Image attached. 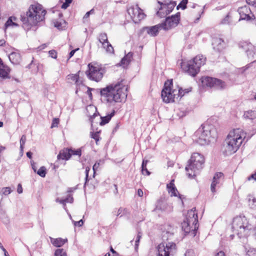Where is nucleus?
<instances>
[{"label":"nucleus","instance_id":"nucleus-1","mask_svg":"<svg viewBox=\"0 0 256 256\" xmlns=\"http://www.w3.org/2000/svg\"><path fill=\"white\" fill-rule=\"evenodd\" d=\"M123 80L116 84H112L100 90L101 96L106 97V101L113 104L114 103L125 101L127 97L128 88L122 83Z\"/></svg>","mask_w":256,"mask_h":256},{"label":"nucleus","instance_id":"nucleus-2","mask_svg":"<svg viewBox=\"0 0 256 256\" xmlns=\"http://www.w3.org/2000/svg\"><path fill=\"white\" fill-rule=\"evenodd\" d=\"M46 13V10L43 9L42 5L38 4L31 5L26 12V16L24 14L20 16L22 28L26 31L30 30L32 26L44 20Z\"/></svg>","mask_w":256,"mask_h":256},{"label":"nucleus","instance_id":"nucleus-3","mask_svg":"<svg viewBox=\"0 0 256 256\" xmlns=\"http://www.w3.org/2000/svg\"><path fill=\"white\" fill-rule=\"evenodd\" d=\"M245 134L240 128L230 132L224 144L223 154L226 156H228L235 153L244 140Z\"/></svg>","mask_w":256,"mask_h":256},{"label":"nucleus","instance_id":"nucleus-4","mask_svg":"<svg viewBox=\"0 0 256 256\" xmlns=\"http://www.w3.org/2000/svg\"><path fill=\"white\" fill-rule=\"evenodd\" d=\"M232 229L233 234L230 236L232 239L234 234L239 238L247 236L252 229V226L249 224L245 216H237L234 218L232 224Z\"/></svg>","mask_w":256,"mask_h":256},{"label":"nucleus","instance_id":"nucleus-5","mask_svg":"<svg viewBox=\"0 0 256 256\" xmlns=\"http://www.w3.org/2000/svg\"><path fill=\"white\" fill-rule=\"evenodd\" d=\"M204 158L202 154L198 152L192 154L185 168L188 178L196 177L204 168Z\"/></svg>","mask_w":256,"mask_h":256},{"label":"nucleus","instance_id":"nucleus-6","mask_svg":"<svg viewBox=\"0 0 256 256\" xmlns=\"http://www.w3.org/2000/svg\"><path fill=\"white\" fill-rule=\"evenodd\" d=\"M195 208L188 210L184 220L181 224L182 230L186 234L191 233L194 236H196L198 227V217Z\"/></svg>","mask_w":256,"mask_h":256},{"label":"nucleus","instance_id":"nucleus-7","mask_svg":"<svg viewBox=\"0 0 256 256\" xmlns=\"http://www.w3.org/2000/svg\"><path fill=\"white\" fill-rule=\"evenodd\" d=\"M170 229L172 228L170 227V230L162 232V238L164 242L158 246V256H170V254H173L176 252V245L174 242H164L171 239L173 236L174 232L172 230H170Z\"/></svg>","mask_w":256,"mask_h":256},{"label":"nucleus","instance_id":"nucleus-8","mask_svg":"<svg viewBox=\"0 0 256 256\" xmlns=\"http://www.w3.org/2000/svg\"><path fill=\"white\" fill-rule=\"evenodd\" d=\"M206 61V58L202 55H198L192 60L188 62L186 66L182 64L183 69L190 76H195L200 71V68Z\"/></svg>","mask_w":256,"mask_h":256},{"label":"nucleus","instance_id":"nucleus-9","mask_svg":"<svg viewBox=\"0 0 256 256\" xmlns=\"http://www.w3.org/2000/svg\"><path fill=\"white\" fill-rule=\"evenodd\" d=\"M211 126L202 124L195 132L194 140L201 146L208 144L210 142V138L212 137Z\"/></svg>","mask_w":256,"mask_h":256},{"label":"nucleus","instance_id":"nucleus-10","mask_svg":"<svg viewBox=\"0 0 256 256\" xmlns=\"http://www.w3.org/2000/svg\"><path fill=\"white\" fill-rule=\"evenodd\" d=\"M172 86V80H168L164 84V86L162 90L161 96L163 101L166 103L174 102L175 92L176 91L172 90L171 87Z\"/></svg>","mask_w":256,"mask_h":256},{"label":"nucleus","instance_id":"nucleus-11","mask_svg":"<svg viewBox=\"0 0 256 256\" xmlns=\"http://www.w3.org/2000/svg\"><path fill=\"white\" fill-rule=\"evenodd\" d=\"M200 81L203 86L213 88L216 90H224L226 88V82L218 78L206 76L202 77Z\"/></svg>","mask_w":256,"mask_h":256},{"label":"nucleus","instance_id":"nucleus-12","mask_svg":"<svg viewBox=\"0 0 256 256\" xmlns=\"http://www.w3.org/2000/svg\"><path fill=\"white\" fill-rule=\"evenodd\" d=\"M88 68V70L86 71V74L90 80L96 82L102 80L104 76V70L102 68L89 64Z\"/></svg>","mask_w":256,"mask_h":256},{"label":"nucleus","instance_id":"nucleus-13","mask_svg":"<svg viewBox=\"0 0 256 256\" xmlns=\"http://www.w3.org/2000/svg\"><path fill=\"white\" fill-rule=\"evenodd\" d=\"M180 14L178 12L176 14L166 18L164 21L161 23L164 30H168L176 27L180 22Z\"/></svg>","mask_w":256,"mask_h":256},{"label":"nucleus","instance_id":"nucleus-14","mask_svg":"<svg viewBox=\"0 0 256 256\" xmlns=\"http://www.w3.org/2000/svg\"><path fill=\"white\" fill-rule=\"evenodd\" d=\"M127 12L133 22L136 24L138 23L146 16V14L143 12L142 10L138 7V5L129 7L127 9Z\"/></svg>","mask_w":256,"mask_h":256},{"label":"nucleus","instance_id":"nucleus-15","mask_svg":"<svg viewBox=\"0 0 256 256\" xmlns=\"http://www.w3.org/2000/svg\"><path fill=\"white\" fill-rule=\"evenodd\" d=\"M158 2L160 6L156 12V15L160 18L164 17L170 14L176 4V2H170L167 4H164L160 1H158Z\"/></svg>","mask_w":256,"mask_h":256},{"label":"nucleus","instance_id":"nucleus-16","mask_svg":"<svg viewBox=\"0 0 256 256\" xmlns=\"http://www.w3.org/2000/svg\"><path fill=\"white\" fill-rule=\"evenodd\" d=\"M239 47L245 50L249 58H256V48L250 42H242L239 44Z\"/></svg>","mask_w":256,"mask_h":256},{"label":"nucleus","instance_id":"nucleus-17","mask_svg":"<svg viewBox=\"0 0 256 256\" xmlns=\"http://www.w3.org/2000/svg\"><path fill=\"white\" fill-rule=\"evenodd\" d=\"M224 176L222 172H218L214 174L210 186V190L212 192H216V186H219V184H221L224 181Z\"/></svg>","mask_w":256,"mask_h":256},{"label":"nucleus","instance_id":"nucleus-18","mask_svg":"<svg viewBox=\"0 0 256 256\" xmlns=\"http://www.w3.org/2000/svg\"><path fill=\"white\" fill-rule=\"evenodd\" d=\"M238 12L240 16V20H248L252 19V16H250L252 12L248 6H244L239 8Z\"/></svg>","mask_w":256,"mask_h":256},{"label":"nucleus","instance_id":"nucleus-19","mask_svg":"<svg viewBox=\"0 0 256 256\" xmlns=\"http://www.w3.org/2000/svg\"><path fill=\"white\" fill-rule=\"evenodd\" d=\"M10 68L6 65L3 64L2 59L0 58V78L2 80L10 79Z\"/></svg>","mask_w":256,"mask_h":256},{"label":"nucleus","instance_id":"nucleus-20","mask_svg":"<svg viewBox=\"0 0 256 256\" xmlns=\"http://www.w3.org/2000/svg\"><path fill=\"white\" fill-rule=\"evenodd\" d=\"M212 45L216 51L221 52L225 46V42L221 38H216L212 40Z\"/></svg>","mask_w":256,"mask_h":256},{"label":"nucleus","instance_id":"nucleus-21","mask_svg":"<svg viewBox=\"0 0 256 256\" xmlns=\"http://www.w3.org/2000/svg\"><path fill=\"white\" fill-rule=\"evenodd\" d=\"M144 28L146 30L147 33L152 36H156L159 30H163L160 24L152 26L146 27Z\"/></svg>","mask_w":256,"mask_h":256},{"label":"nucleus","instance_id":"nucleus-22","mask_svg":"<svg viewBox=\"0 0 256 256\" xmlns=\"http://www.w3.org/2000/svg\"><path fill=\"white\" fill-rule=\"evenodd\" d=\"M86 110L90 117V120L92 122V126L93 119L97 116L99 113L97 110V108L93 105H90L86 108Z\"/></svg>","mask_w":256,"mask_h":256},{"label":"nucleus","instance_id":"nucleus-23","mask_svg":"<svg viewBox=\"0 0 256 256\" xmlns=\"http://www.w3.org/2000/svg\"><path fill=\"white\" fill-rule=\"evenodd\" d=\"M69 148H64L60 151L57 156V159L68 160L71 158L70 151Z\"/></svg>","mask_w":256,"mask_h":256},{"label":"nucleus","instance_id":"nucleus-24","mask_svg":"<svg viewBox=\"0 0 256 256\" xmlns=\"http://www.w3.org/2000/svg\"><path fill=\"white\" fill-rule=\"evenodd\" d=\"M8 58L10 62L14 64H19L21 61L20 54L17 52H12L9 56Z\"/></svg>","mask_w":256,"mask_h":256},{"label":"nucleus","instance_id":"nucleus-25","mask_svg":"<svg viewBox=\"0 0 256 256\" xmlns=\"http://www.w3.org/2000/svg\"><path fill=\"white\" fill-rule=\"evenodd\" d=\"M132 57L133 53L132 52H129L121 60L120 65L124 67L128 66L132 61Z\"/></svg>","mask_w":256,"mask_h":256},{"label":"nucleus","instance_id":"nucleus-26","mask_svg":"<svg viewBox=\"0 0 256 256\" xmlns=\"http://www.w3.org/2000/svg\"><path fill=\"white\" fill-rule=\"evenodd\" d=\"M174 180H172L169 184H167V188L168 189V192L170 194V196H177V194L178 193L176 187L174 184Z\"/></svg>","mask_w":256,"mask_h":256},{"label":"nucleus","instance_id":"nucleus-27","mask_svg":"<svg viewBox=\"0 0 256 256\" xmlns=\"http://www.w3.org/2000/svg\"><path fill=\"white\" fill-rule=\"evenodd\" d=\"M50 242L54 246L56 247H60L67 242V239H63L62 238H50Z\"/></svg>","mask_w":256,"mask_h":256},{"label":"nucleus","instance_id":"nucleus-28","mask_svg":"<svg viewBox=\"0 0 256 256\" xmlns=\"http://www.w3.org/2000/svg\"><path fill=\"white\" fill-rule=\"evenodd\" d=\"M115 112V110H113L112 112L107 116H100L101 122H100V126H104L108 124L111 120L112 118L114 115Z\"/></svg>","mask_w":256,"mask_h":256},{"label":"nucleus","instance_id":"nucleus-29","mask_svg":"<svg viewBox=\"0 0 256 256\" xmlns=\"http://www.w3.org/2000/svg\"><path fill=\"white\" fill-rule=\"evenodd\" d=\"M168 207V205L166 202L159 200L156 203V210L166 211V210Z\"/></svg>","mask_w":256,"mask_h":256},{"label":"nucleus","instance_id":"nucleus-30","mask_svg":"<svg viewBox=\"0 0 256 256\" xmlns=\"http://www.w3.org/2000/svg\"><path fill=\"white\" fill-rule=\"evenodd\" d=\"M98 40L102 44V48H106V43L109 42L107 34L105 32L100 34Z\"/></svg>","mask_w":256,"mask_h":256},{"label":"nucleus","instance_id":"nucleus-31","mask_svg":"<svg viewBox=\"0 0 256 256\" xmlns=\"http://www.w3.org/2000/svg\"><path fill=\"white\" fill-rule=\"evenodd\" d=\"M248 205L252 209H256V198L252 194L248 196Z\"/></svg>","mask_w":256,"mask_h":256},{"label":"nucleus","instance_id":"nucleus-32","mask_svg":"<svg viewBox=\"0 0 256 256\" xmlns=\"http://www.w3.org/2000/svg\"><path fill=\"white\" fill-rule=\"evenodd\" d=\"M244 117L246 119L254 120L256 118V112L253 110H248L244 112Z\"/></svg>","mask_w":256,"mask_h":256},{"label":"nucleus","instance_id":"nucleus-33","mask_svg":"<svg viewBox=\"0 0 256 256\" xmlns=\"http://www.w3.org/2000/svg\"><path fill=\"white\" fill-rule=\"evenodd\" d=\"M232 22L231 13L228 12L226 16L221 21L220 23L223 24H230Z\"/></svg>","mask_w":256,"mask_h":256},{"label":"nucleus","instance_id":"nucleus-34","mask_svg":"<svg viewBox=\"0 0 256 256\" xmlns=\"http://www.w3.org/2000/svg\"><path fill=\"white\" fill-rule=\"evenodd\" d=\"M67 77L68 80H71L72 81H74L75 84H78L80 78L78 73L76 74H70L67 76Z\"/></svg>","mask_w":256,"mask_h":256},{"label":"nucleus","instance_id":"nucleus-35","mask_svg":"<svg viewBox=\"0 0 256 256\" xmlns=\"http://www.w3.org/2000/svg\"><path fill=\"white\" fill-rule=\"evenodd\" d=\"M26 138L25 135H22L20 139V151L22 154L24 152V146L26 142Z\"/></svg>","mask_w":256,"mask_h":256},{"label":"nucleus","instance_id":"nucleus-36","mask_svg":"<svg viewBox=\"0 0 256 256\" xmlns=\"http://www.w3.org/2000/svg\"><path fill=\"white\" fill-rule=\"evenodd\" d=\"M54 256H67V254L64 248H58L55 250Z\"/></svg>","mask_w":256,"mask_h":256},{"label":"nucleus","instance_id":"nucleus-37","mask_svg":"<svg viewBox=\"0 0 256 256\" xmlns=\"http://www.w3.org/2000/svg\"><path fill=\"white\" fill-rule=\"evenodd\" d=\"M106 50V51L107 53L110 54H114V49L112 45L110 43V42H108L106 43V48H103Z\"/></svg>","mask_w":256,"mask_h":256},{"label":"nucleus","instance_id":"nucleus-38","mask_svg":"<svg viewBox=\"0 0 256 256\" xmlns=\"http://www.w3.org/2000/svg\"><path fill=\"white\" fill-rule=\"evenodd\" d=\"M106 50V51L107 53L110 54H114V49L112 45L110 43V42H108L106 43V48H103Z\"/></svg>","mask_w":256,"mask_h":256},{"label":"nucleus","instance_id":"nucleus-39","mask_svg":"<svg viewBox=\"0 0 256 256\" xmlns=\"http://www.w3.org/2000/svg\"><path fill=\"white\" fill-rule=\"evenodd\" d=\"M36 174L42 178H44L46 174V170L45 166H41L39 170L36 171Z\"/></svg>","mask_w":256,"mask_h":256},{"label":"nucleus","instance_id":"nucleus-40","mask_svg":"<svg viewBox=\"0 0 256 256\" xmlns=\"http://www.w3.org/2000/svg\"><path fill=\"white\" fill-rule=\"evenodd\" d=\"M188 2V0H182L176 6V9L178 10L180 8H181L182 10H185L187 8Z\"/></svg>","mask_w":256,"mask_h":256},{"label":"nucleus","instance_id":"nucleus-41","mask_svg":"<svg viewBox=\"0 0 256 256\" xmlns=\"http://www.w3.org/2000/svg\"><path fill=\"white\" fill-rule=\"evenodd\" d=\"M13 19L14 20H16V18L14 17ZM18 26V24L16 23H15V22H12V17H10L8 18V20L6 21V24H5V26L6 27H8V26Z\"/></svg>","mask_w":256,"mask_h":256},{"label":"nucleus","instance_id":"nucleus-42","mask_svg":"<svg viewBox=\"0 0 256 256\" xmlns=\"http://www.w3.org/2000/svg\"><path fill=\"white\" fill-rule=\"evenodd\" d=\"M70 154H71V156L72 155H76L78 156H81L82 155V150L80 148H78L77 150H73L72 148H70Z\"/></svg>","mask_w":256,"mask_h":256},{"label":"nucleus","instance_id":"nucleus-43","mask_svg":"<svg viewBox=\"0 0 256 256\" xmlns=\"http://www.w3.org/2000/svg\"><path fill=\"white\" fill-rule=\"evenodd\" d=\"M100 132H91V138L95 140L96 142V144H98V142L99 140L100 139V136L99 134Z\"/></svg>","mask_w":256,"mask_h":256},{"label":"nucleus","instance_id":"nucleus-44","mask_svg":"<svg viewBox=\"0 0 256 256\" xmlns=\"http://www.w3.org/2000/svg\"><path fill=\"white\" fill-rule=\"evenodd\" d=\"M142 233L140 232H138L137 234L136 240H135V250H137L138 249L140 240L142 238Z\"/></svg>","mask_w":256,"mask_h":256},{"label":"nucleus","instance_id":"nucleus-45","mask_svg":"<svg viewBox=\"0 0 256 256\" xmlns=\"http://www.w3.org/2000/svg\"><path fill=\"white\" fill-rule=\"evenodd\" d=\"M246 256H256V248H250L247 252Z\"/></svg>","mask_w":256,"mask_h":256},{"label":"nucleus","instance_id":"nucleus-46","mask_svg":"<svg viewBox=\"0 0 256 256\" xmlns=\"http://www.w3.org/2000/svg\"><path fill=\"white\" fill-rule=\"evenodd\" d=\"M90 170V168L88 166L86 167V178H85V182L84 184V189L86 186V184H87V182H88V181L89 180V178H88V172H89V171Z\"/></svg>","mask_w":256,"mask_h":256},{"label":"nucleus","instance_id":"nucleus-47","mask_svg":"<svg viewBox=\"0 0 256 256\" xmlns=\"http://www.w3.org/2000/svg\"><path fill=\"white\" fill-rule=\"evenodd\" d=\"M2 194L7 196L11 193L12 190L10 187H4L2 188Z\"/></svg>","mask_w":256,"mask_h":256},{"label":"nucleus","instance_id":"nucleus-48","mask_svg":"<svg viewBox=\"0 0 256 256\" xmlns=\"http://www.w3.org/2000/svg\"><path fill=\"white\" fill-rule=\"evenodd\" d=\"M72 0H65L64 2L62 4L61 8L63 9L67 8L69 6L70 4L72 2Z\"/></svg>","mask_w":256,"mask_h":256},{"label":"nucleus","instance_id":"nucleus-49","mask_svg":"<svg viewBox=\"0 0 256 256\" xmlns=\"http://www.w3.org/2000/svg\"><path fill=\"white\" fill-rule=\"evenodd\" d=\"M59 122H60L59 118H54L52 120V125H51V128H54V127H57L58 125V124L59 123Z\"/></svg>","mask_w":256,"mask_h":256},{"label":"nucleus","instance_id":"nucleus-50","mask_svg":"<svg viewBox=\"0 0 256 256\" xmlns=\"http://www.w3.org/2000/svg\"><path fill=\"white\" fill-rule=\"evenodd\" d=\"M48 54L50 56L53 58H57V52L54 50H50Z\"/></svg>","mask_w":256,"mask_h":256},{"label":"nucleus","instance_id":"nucleus-51","mask_svg":"<svg viewBox=\"0 0 256 256\" xmlns=\"http://www.w3.org/2000/svg\"><path fill=\"white\" fill-rule=\"evenodd\" d=\"M64 200H66V202L72 203L74 202V198L70 194H68L67 197L64 198Z\"/></svg>","mask_w":256,"mask_h":256},{"label":"nucleus","instance_id":"nucleus-52","mask_svg":"<svg viewBox=\"0 0 256 256\" xmlns=\"http://www.w3.org/2000/svg\"><path fill=\"white\" fill-rule=\"evenodd\" d=\"M185 256H195L194 252L193 250H188L185 254Z\"/></svg>","mask_w":256,"mask_h":256},{"label":"nucleus","instance_id":"nucleus-53","mask_svg":"<svg viewBox=\"0 0 256 256\" xmlns=\"http://www.w3.org/2000/svg\"><path fill=\"white\" fill-rule=\"evenodd\" d=\"M100 166V162H96L94 164L93 166L92 169L94 170V174H93V177H94L96 172L98 168V166Z\"/></svg>","mask_w":256,"mask_h":256},{"label":"nucleus","instance_id":"nucleus-54","mask_svg":"<svg viewBox=\"0 0 256 256\" xmlns=\"http://www.w3.org/2000/svg\"><path fill=\"white\" fill-rule=\"evenodd\" d=\"M74 224V226H82L84 224V220H80L78 222L73 221Z\"/></svg>","mask_w":256,"mask_h":256},{"label":"nucleus","instance_id":"nucleus-55","mask_svg":"<svg viewBox=\"0 0 256 256\" xmlns=\"http://www.w3.org/2000/svg\"><path fill=\"white\" fill-rule=\"evenodd\" d=\"M94 90V88L88 87V90L86 92V94H88V96L90 100H92V91Z\"/></svg>","mask_w":256,"mask_h":256},{"label":"nucleus","instance_id":"nucleus-56","mask_svg":"<svg viewBox=\"0 0 256 256\" xmlns=\"http://www.w3.org/2000/svg\"><path fill=\"white\" fill-rule=\"evenodd\" d=\"M142 172L143 174H146L147 176H149L150 174V172L148 170L146 166L142 168Z\"/></svg>","mask_w":256,"mask_h":256},{"label":"nucleus","instance_id":"nucleus-57","mask_svg":"<svg viewBox=\"0 0 256 256\" xmlns=\"http://www.w3.org/2000/svg\"><path fill=\"white\" fill-rule=\"evenodd\" d=\"M248 4L256 7V0H246Z\"/></svg>","mask_w":256,"mask_h":256},{"label":"nucleus","instance_id":"nucleus-58","mask_svg":"<svg viewBox=\"0 0 256 256\" xmlns=\"http://www.w3.org/2000/svg\"><path fill=\"white\" fill-rule=\"evenodd\" d=\"M0 248L4 252V256H9L8 252L0 242Z\"/></svg>","mask_w":256,"mask_h":256},{"label":"nucleus","instance_id":"nucleus-59","mask_svg":"<svg viewBox=\"0 0 256 256\" xmlns=\"http://www.w3.org/2000/svg\"><path fill=\"white\" fill-rule=\"evenodd\" d=\"M184 90L182 88H180L178 90V97L182 98V96H184Z\"/></svg>","mask_w":256,"mask_h":256},{"label":"nucleus","instance_id":"nucleus-60","mask_svg":"<svg viewBox=\"0 0 256 256\" xmlns=\"http://www.w3.org/2000/svg\"><path fill=\"white\" fill-rule=\"evenodd\" d=\"M79 50V48H77L75 50H73L70 52L69 53V58H72L74 54L76 51L78 50Z\"/></svg>","mask_w":256,"mask_h":256},{"label":"nucleus","instance_id":"nucleus-61","mask_svg":"<svg viewBox=\"0 0 256 256\" xmlns=\"http://www.w3.org/2000/svg\"><path fill=\"white\" fill-rule=\"evenodd\" d=\"M149 162L148 160L144 159L142 164V168L146 166L147 164Z\"/></svg>","mask_w":256,"mask_h":256},{"label":"nucleus","instance_id":"nucleus-62","mask_svg":"<svg viewBox=\"0 0 256 256\" xmlns=\"http://www.w3.org/2000/svg\"><path fill=\"white\" fill-rule=\"evenodd\" d=\"M56 202L62 204L64 206H66V200H64V199L60 200L58 198L56 199Z\"/></svg>","mask_w":256,"mask_h":256},{"label":"nucleus","instance_id":"nucleus-63","mask_svg":"<svg viewBox=\"0 0 256 256\" xmlns=\"http://www.w3.org/2000/svg\"><path fill=\"white\" fill-rule=\"evenodd\" d=\"M17 191L18 194H21L22 192V188L20 184H18Z\"/></svg>","mask_w":256,"mask_h":256},{"label":"nucleus","instance_id":"nucleus-64","mask_svg":"<svg viewBox=\"0 0 256 256\" xmlns=\"http://www.w3.org/2000/svg\"><path fill=\"white\" fill-rule=\"evenodd\" d=\"M251 178L254 180H256V172L254 174H252L250 175V177H248V179L250 180Z\"/></svg>","mask_w":256,"mask_h":256}]
</instances>
